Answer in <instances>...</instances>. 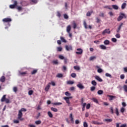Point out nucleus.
I'll return each mask as SVG.
<instances>
[{
  "label": "nucleus",
  "instance_id": "f257e3e1",
  "mask_svg": "<svg viewBox=\"0 0 127 127\" xmlns=\"http://www.w3.org/2000/svg\"><path fill=\"white\" fill-rule=\"evenodd\" d=\"M6 95H4L1 98L0 101L2 102H5L6 104H9V99L6 98Z\"/></svg>",
  "mask_w": 127,
  "mask_h": 127
},
{
  "label": "nucleus",
  "instance_id": "f03ea898",
  "mask_svg": "<svg viewBox=\"0 0 127 127\" xmlns=\"http://www.w3.org/2000/svg\"><path fill=\"white\" fill-rule=\"evenodd\" d=\"M124 17H125V18H127V16H126V14H125L124 13H120V15H119V16L118 17L117 20L118 21H121V20H122Z\"/></svg>",
  "mask_w": 127,
  "mask_h": 127
},
{
  "label": "nucleus",
  "instance_id": "7ed1b4c3",
  "mask_svg": "<svg viewBox=\"0 0 127 127\" xmlns=\"http://www.w3.org/2000/svg\"><path fill=\"white\" fill-rule=\"evenodd\" d=\"M73 97H64V100L65 101L66 104H68V106L70 105V100H69V99H72Z\"/></svg>",
  "mask_w": 127,
  "mask_h": 127
},
{
  "label": "nucleus",
  "instance_id": "20e7f679",
  "mask_svg": "<svg viewBox=\"0 0 127 127\" xmlns=\"http://www.w3.org/2000/svg\"><path fill=\"white\" fill-rule=\"evenodd\" d=\"M105 33H107L108 34H110L111 33V31H110V29H106L102 32L103 35H105Z\"/></svg>",
  "mask_w": 127,
  "mask_h": 127
},
{
  "label": "nucleus",
  "instance_id": "39448f33",
  "mask_svg": "<svg viewBox=\"0 0 127 127\" xmlns=\"http://www.w3.org/2000/svg\"><path fill=\"white\" fill-rule=\"evenodd\" d=\"M11 20L10 18H5L2 20L3 22H11Z\"/></svg>",
  "mask_w": 127,
  "mask_h": 127
},
{
  "label": "nucleus",
  "instance_id": "423d86ee",
  "mask_svg": "<svg viewBox=\"0 0 127 127\" xmlns=\"http://www.w3.org/2000/svg\"><path fill=\"white\" fill-rule=\"evenodd\" d=\"M22 117V112H21V111H19L18 114V119L20 120V121H22V119H21Z\"/></svg>",
  "mask_w": 127,
  "mask_h": 127
},
{
  "label": "nucleus",
  "instance_id": "0eeeda50",
  "mask_svg": "<svg viewBox=\"0 0 127 127\" xmlns=\"http://www.w3.org/2000/svg\"><path fill=\"white\" fill-rule=\"evenodd\" d=\"M76 50L77 51H78V52H75L76 54H78V55H80L82 54V53H83V50H82L81 48L77 49Z\"/></svg>",
  "mask_w": 127,
  "mask_h": 127
},
{
  "label": "nucleus",
  "instance_id": "6e6552de",
  "mask_svg": "<svg viewBox=\"0 0 127 127\" xmlns=\"http://www.w3.org/2000/svg\"><path fill=\"white\" fill-rule=\"evenodd\" d=\"M124 25V23H121L120 25L119 26L117 30V33H120V31H121V29H122V27Z\"/></svg>",
  "mask_w": 127,
  "mask_h": 127
},
{
  "label": "nucleus",
  "instance_id": "1a4fd4ad",
  "mask_svg": "<svg viewBox=\"0 0 127 127\" xmlns=\"http://www.w3.org/2000/svg\"><path fill=\"white\" fill-rule=\"evenodd\" d=\"M124 25V23H121L120 25L119 26L117 30V33H120V31H121V29H122V27Z\"/></svg>",
  "mask_w": 127,
  "mask_h": 127
},
{
  "label": "nucleus",
  "instance_id": "9d476101",
  "mask_svg": "<svg viewBox=\"0 0 127 127\" xmlns=\"http://www.w3.org/2000/svg\"><path fill=\"white\" fill-rule=\"evenodd\" d=\"M124 25V23H121L120 25L119 26L117 30V33H120V31H121V29H122V27Z\"/></svg>",
  "mask_w": 127,
  "mask_h": 127
},
{
  "label": "nucleus",
  "instance_id": "9b49d317",
  "mask_svg": "<svg viewBox=\"0 0 127 127\" xmlns=\"http://www.w3.org/2000/svg\"><path fill=\"white\" fill-rule=\"evenodd\" d=\"M17 5V1H14V4L10 5V8H14Z\"/></svg>",
  "mask_w": 127,
  "mask_h": 127
},
{
  "label": "nucleus",
  "instance_id": "f8f14e48",
  "mask_svg": "<svg viewBox=\"0 0 127 127\" xmlns=\"http://www.w3.org/2000/svg\"><path fill=\"white\" fill-rule=\"evenodd\" d=\"M50 83H49L45 88V91H46V92H48L49 89H50Z\"/></svg>",
  "mask_w": 127,
  "mask_h": 127
},
{
  "label": "nucleus",
  "instance_id": "ddd939ff",
  "mask_svg": "<svg viewBox=\"0 0 127 127\" xmlns=\"http://www.w3.org/2000/svg\"><path fill=\"white\" fill-rule=\"evenodd\" d=\"M65 49L67 51H70V50H72V46H65Z\"/></svg>",
  "mask_w": 127,
  "mask_h": 127
},
{
  "label": "nucleus",
  "instance_id": "4468645a",
  "mask_svg": "<svg viewBox=\"0 0 127 127\" xmlns=\"http://www.w3.org/2000/svg\"><path fill=\"white\" fill-rule=\"evenodd\" d=\"M77 87H78V88L80 89V90L84 89V88H85V87H84V86L83 85H82V84H81V83L77 84Z\"/></svg>",
  "mask_w": 127,
  "mask_h": 127
},
{
  "label": "nucleus",
  "instance_id": "2eb2a0df",
  "mask_svg": "<svg viewBox=\"0 0 127 127\" xmlns=\"http://www.w3.org/2000/svg\"><path fill=\"white\" fill-rule=\"evenodd\" d=\"M95 78L96 80H97V81H98L99 82H103V79H102V78H101V77H100V76H95Z\"/></svg>",
  "mask_w": 127,
  "mask_h": 127
},
{
  "label": "nucleus",
  "instance_id": "dca6fc26",
  "mask_svg": "<svg viewBox=\"0 0 127 127\" xmlns=\"http://www.w3.org/2000/svg\"><path fill=\"white\" fill-rule=\"evenodd\" d=\"M108 97H109V101H112L114 99H116V96H113V95H108Z\"/></svg>",
  "mask_w": 127,
  "mask_h": 127
},
{
  "label": "nucleus",
  "instance_id": "f3484780",
  "mask_svg": "<svg viewBox=\"0 0 127 127\" xmlns=\"http://www.w3.org/2000/svg\"><path fill=\"white\" fill-rule=\"evenodd\" d=\"M96 68H98V70H97V72L98 73H102V72H103V69H102V68H100V66L97 65L96 66Z\"/></svg>",
  "mask_w": 127,
  "mask_h": 127
},
{
  "label": "nucleus",
  "instance_id": "a211bd4d",
  "mask_svg": "<svg viewBox=\"0 0 127 127\" xmlns=\"http://www.w3.org/2000/svg\"><path fill=\"white\" fill-rule=\"evenodd\" d=\"M92 124L93 125H103V123H100L97 121H92Z\"/></svg>",
  "mask_w": 127,
  "mask_h": 127
},
{
  "label": "nucleus",
  "instance_id": "6ab92c4d",
  "mask_svg": "<svg viewBox=\"0 0 127 127\" xmlns=\"http://www.w3.org/2000/svg\"><path fill=\"white\" fill-rule=\"evenodd\" d=\"M70 31H71V26L69 25L67 26L66 28V31L68 33H70Z\"/></svg>",
  "mask_w": 127,
  "mask_h": 127
},
{
  "label": "nucleus",
  "instance_id": "aec40b11",
  "mask_svg": "<svg viewBox=\"0 0 127 127\" xmlns=\"http://www.w3.org/2000/svg\"><path fill=\"white\" fill-rule=\"evenodd\" d=\"M0 82H2V83H3L5 81V77L4 76H2L1 77L0 79Z\"/></svg>",
  "mask_w": 127,
  "mask_h": 127
},
{
  "label": "nucleus",
  "instance_id": "412c9836",
  "mask_svg": "<svg viewBox=\"0 0 127 127\" xmlns=\"http://www.w3.org/2000/svg\"><path fill=\"white\" fill-rule=\"evenodd\" d=\"M104 122H106L107 123H111L112 122H113V119H104Z\"/></svg>",
  "mask_w": 127,
  "mask_h": 127
},
{
  "label": "nucleus",
  "instance_id": "4be33fe9",
  "mask_svg": "<svg viewBox=\"0 0 127 127\" xmlns=\"http://www.w3.org/2000/svg\"><path fill=\"white\" fill-rule=\"evenodd\" d=\"M51 111H53V112H55V113H57L58 112V109L54 107L51 108Z\"/></svg>",
  "mask_w": 127,
  "mask_h": 127
},
{
  "label": "nucleus",
  "instance_id": "5701e85b",
  "mask_svg": "<svg viewBox=\"0 0 127 127\" xmlns=\"http://www.w3.org/2000/svg\"><path fill=\"white\" fill-rule=\"evenodd\" d=\"M91 84L92 85L94 86V87H96V86H97V82H96V80H92L91 81Z\"/></svg>",
  "mask_w": 127,
  "mask_h": 127
},
{
  "label": "nucleus",
  "instance_id": "b1692460",
  "mask_svg": "<svg viewBox=\"0 0 127 127\" xmlns=\"http://www.w3.org/2000/svg\"><path fill=\"white\" fill-rule=\"evenodd\" d=\"M100 48H101V49H103V50H106V49H107V47H106L104 45H101L100 46Z\"/></svg>",
  "mask_w": 127,
  "mask_h": 127
},
{
  "label": "nucleus",
  "instance_id": "393cba45",
  "mask_svg": "<svg viewBox=\"0 0 127 127\" xmlns=\"http://www.w3.org/2000/svg\"><path fill=\"white\" fill-rule=\"evenodd\" d=\"M104 44L105 45H109L110 44V41L108 40H106L104 41Z\"/></svg>",
  "mask_w": 127,
  "mask_h": 127
},
{
  "label": "nucleus",
  "instance_id": "a878e982",
  "mask_svg": "<svg viewBox=\"0 0 127 127\" xmlns=\"http://www.w3.org/2000/svg\"><path fill=\"white\" fill-rule=\"evenodd\" d=\"M127 6V3H123L121 6L122 9H125Z\"/></svg>",
  "mask_w": 127,
  "mask_h": 127
},
{
  "label": "nucleus",
  "instance_id": "bb28decb",
  "mask_svg": "<svg viewBox=\"0 0 127 127\" xmlns=\"http://www.w3.org/2000/svg\"><path fill=\"white\" fill-rule=\"evenodd\" d=\"M112 7H113V8H114V9H116V10L119 9V6L117 5H112Z\"/></svg>",
  "mask_w": 127,
  "mask_h": 127
},
{
  "label": "nucleus",
  "instance_id": "cd10ccee",
  "mask_svg": "<svg viewBox=\"0 0 127 127\" xmlns=\"http://www.w3.org/2000/svg\"><path fill=\"white\" fill-rule=\"evenodd\" d=\"M19 74H20V75H21L22 76H25V75H26V74H27V71L19 72Z\"/></svg>",
  "mask_w": 127,
  "mask_h": 127
},
{
  "label": "nucleus",
  "instance_id": "c85d7f7f",
  "mask_svg": "<svg viewBox=\"0 0 127 127\" xmlns=\"http://www.w3.org/2000/svg\"><path fill=\"white\" fill-rule=\"evenodd\" d=\"M60 39L62 41V42H64V43H66V42H67V41H66V40H65V39L63 37H61Z\"/></svg>",
  "mask_w": 127,
  "mask_h": 127
},
{
  "label": "nucleus",
  "instance_id": "c756f323",
  "mask_svg": "<svg viewBox=\"0 0 127 127\" xmlns=\"http://www.w3.org/2000/svg\"><path fill=\"white\" fill-rule=\"evenodd\" d=\"M92 100L93 102H94V103H96V104H99V101L96 98H93Z\"/></svg>",
  "mask_w": 127,
  "mask_h": 127
},
{
  "label": "nucleus",
  "instance_id": "7c9ffc66",
  "mask_svg": "<svg viewBox=\"0 0 127 127\" xmlns=\"http://www.w3.org/2000/svg\"><path fill=\"white\" fill-rule=\"evenodd\" d=\"M37 73V69H34L31 71V74L32 75H34V74H36Z\"/></svg>",
  "mask_w": 127,
  "mask_h": 127
},
{
  "label": "nucleus",
  "instance_id": "2f4dec72",
  "mask_svg": "<svg viewBox=\"0 0 127 127\" xmlns=\"http://www.w3.org/2000/svg\"><path fill=\"white\" fill-rule=\"evenodd\" d=\"M103 93H104V91L102 90H98L97 92V94L98 95H103Z\"/></svg>",
  "mask_w": 127,
  "mask_h": 127
},
{
  "label": "nucleus",
  "instance_id": "473e14b6",
  "mask_svg": "<svg viewBox=\"0 0 127 127\" xmlns=\"http://www.w3.org/2000/svg\"><path fill=\"white\" fill-rule=\"evenodd\" d=\"M48 115L49 116V118H53V114H52V113H51V112L50 111L48 112Z\"/></svg>",
  "mask_w": 127,
  "mask_h": 127
},
{
  "label": "nucleus",
  "instance_id": "72a5a7b5",
  "mask_svg": "<svg viewBox=\"0 0 127 127\" xmlns=\"http://www.w3.org/2000/svg\"><path fill=\"white\" fill-rule=\"evenodd\" d=\"M67 84L68 85H73V84H74V81H72L71 80L67 81Z\"/></svg>",
  "mask_w": 127,
  "mask_h": 127
},
{
  "label": "nucleus",
  "instance_id": "f704fd0d",
  "mask_svg": "<svg viewBox=\"0 0 127 127\" xmlns=\"http://www.w3.org/2000/svg\"><path fill=\"white\" fill-rule=\"evenodd\" d=\"M73 68L74 70H77V71H79V70H80V66H74Z\"/></svg>",
  "mask_w": 127,
  "mask_h": 127
},
{
  "label": "nucleus",
  "instance_id": "c9c22d12",
  "mask_svg": "<svg viewBox=\"0 0 127 127\" xmlns=\"http://www.w3.org/2000/svg\"><path fill=\"white\" fill-rule=\"evenodd\" d=\"M56 77L58 78H62V77H63V74L62 73H58Z\"/></svg>",
  "mask_w": 127,
  "mask_h": 127
},
{
  "label": "nucleus",
  "instance_id": "e433bc0d",
  "mask_svg": "<svg viewBox=\"0 0 127 127\" xmlns=\"http://www.w3.org/2000/svg\"><path fill=\"white\" fill-rule=\"evenodd\" d=\"M123 89H124L125 92H126V93H127V85H124L123 86Z\"/></svg>",
  "mask_w": 127,
  "mask_h": 127
},
{
  "label": "nucleus",
  "instance_id": "4c0bfd02",
  "mask_svg": "<svg viewBox=\"0 0 127 127\" xmlns=\"http://www.w3.org/2000/svg\"><path fill=\"white\" fill-rule=\"evenodd\" d=\"M65 96H67V97H72V96H70L71 93H69V92L68 91H66V92H65Z\"/></svg>",
  "mask_w": 127,
  "mask_h": 127
},
{
  "label": "nucleus",
  "instance_id": "58836bf2",
  "mask_svg": "<svg viewBox=\"0 0 127 127\" xmlns=\"http://www.w3.org/2000/svg\"><path fill=\"white\" fill-rule=\"evenodd\" d=\"M95 90H96V86H92L90 87V91H91V92H94V91Z\"/></svg>",
  "mask_w": 127,
  "mask_h": 127
},
{
  "label": "nucleus",
  "instance_id": "ea45409f",
  "mask_svg": "<svg viewBox=\"0 0 127 127\" xmlns=\"http://www.w3.org/2000/svg\"><path fill=\"white\" fill-rule=\"evenodd\" d=\"M53 104L54 106H58L59 105H62V103H61V102H57V103H53Z\"/></svg>",
  "mask_w": 127,
  "mask_h": 127
},
{
  "label": "nucleus",
  "instance_id": "a19ab883",
  "mask_svg": "<svg viewBox=\"0 0 127 127\" xmlns=\"http://www.w3.org/2000/svg\"><path fill=\"white\" fill-rule=\"evenodd\" d=\"M105 76L106 77H109V78H113V76H112V75H111V74H110L109 73H106L105 74Z\"/></svg>",
  "mask_w": 127,
  "mask_h": 127
},
{
  "label": "nucleus",
  "instance_id": "79ce46f5",
  "mask_svg": "<svg viewBox=\"0 0 127 127\" xmlns=\"http://www.w3.org/2000/svg\"><path fill=\"white\" fill-rule=\"evenodd\" d=\"M69 118L70 119L71 121H73V120H74V118H73V114L72 113L70 114Z\"/></svg>",
  "mask_w": 127,
  "mask_h": 127
},
{
  "label": "nucleus",
  "instance_id": "37998d69",
  "mask_svg": "<svg viewBox=\"0 0 127 127\" xmlns=\"http://www.w3.org/2000/svg\"><path fill=\"white\" fill-rule=\"evenodd\" d=\"M35 124H36V125H40L41 124V121L40 120L36 121L35 122Z\"/></svg>",
  "mask_w": 127,
  "mask_h": 127
},
{
  "label": "nucleus",
  "instance_id": "c03bdc74",
  "mask_svg": "<svg viewBox=\"0 0 127 127\" xmlns=\"http://www.w3.org/2000/svg\"><path fill=\"white\" fill-rule=\"evenodd\" d=\"M64 17L65 18V19H68L69 18V16H68V15L67 14H64Z\"/></svg>",
  "mask_w": 127,
  "mask_h": 127
},
{
  "label": "nucleus",
  "instance_id": "a18cd8bd",
  "mask_svg": "<svg viewBox=\"0 0 127 127\" xmlns=\"http://www.w3.org/2000/svg\"><path fill=\"white\" fill-rule=\"evenodd\" d=\"M83 25L85 29H87V28H88V27H87V23L86 22V21H84Z\"/></svg>",
  "mask_w": 127,
  "mask_h": 127
},
{
  "label": "nucleus",
  "instance_id": "49530a36",
  "mask_svg": "<svg viewBox=\"0 0 127 127\" xmlns=\"http://www.w3.org/2000/svg\"><path fill=\"white\" fill-rule=\"evenodd\" d=\"M92 12H90V11L87 12V13H86V16H91V15L92 14Z\"/></svg>",
  "mask_w": 127,
  "mask_h": 127
},
{
  "label": "nucleus",
  "instance_id": "de8ad7c7",
  "mask_svg": "<svg viewBox=\"0 0 127 127\" xmlns=\"http://www.w3.org/2000/svg\"><path fill=\"white\" fill-rule=\"evenodd\" d=\"M57 51H59V52H61L62 51V47H59L57 48Z\"/></svg>",
  "mask_w": 127,
  "mask_h": 127
},
{
  "label": "nucleus",
  "instance_id": "09e8293b",
  "mask_svg": "<svg viewBox=\"0 0 127 127\" xmlns=\"http://www.w3.org/2000/svg\"><path fill=\"white\" fill-rule=\"evenodd\" d=\"M83 127H88V123L86 122H83Z\"/></svg>",
  "mask_w": 127,
  "mask_h": 127
},
{
  "label": "nucleus",
  "instance_id": "8fccbe9b",
  "mask_svg": "<svg viewBox=\"0 0 127 127\" xmlns=\"http://www.w3.org/2000/svg\"><path fill=\"white\" fill-rule=\"evenodd\" d=\"M53 63L54 64H55L56 65H57V64H58V60H56L55 61H53Z\"/></svg>",
  "mask_w": 127,
  "mask_h": 127
},
{
  "label": "nucleus",
  "instance_id": "3c124183",
  "mask_svg": "<svg viewBox=\"0 0 127 127\" xmlns=\"http://www.w3.org/2000/svg\"><path fill=\"white\" fill-rule=\"evenodd\" d=\"M32 94H33V90H30L28 91V95H29L30 96H31Z\"/></svg>",
  "mask_w": 127,
  "mask_h": 127
},
{
  "label": "nucleus",
  "instance_id": "603ef678",
  "mask_svg": "<svg viewBox=\"0 0 127 127\" xmlns=\"http://www.w3.org/2000/svg\"><path fill=\"white\" fill-rule=\"evenodd\" d=\"M116 114L117 116H119L120 113H119V109L118 108H116Z\"/></svg>",
  "mask_w": 127,
  "mask_h": 127
},
{
  "label": "nucleus",
  "instance_id": "864d4df0",
  "mask_svg": "<svg viewBox=\"0 0 127 127\" xmlns=\"http://www.w3.org/2000/svg\"><path fill=\"white\" fill-rule=\"evenodd\" d=\"M76 75L75 73H72L71 74V76L72 77V78H75L76 77Z\"/></svg>",
  "mask_w": 127,
  "mask_h": 127
},
{
  "label": "nucleus",
  "instance_id": "5fc2aeb1",
  "mask_svg": "<svg viewBox=\"0 0 127 127\" xmlns=\"http://www.w3.org/2000/svg\"><path fill=\"white\" fill-rule=\"evenodd\" d=\"M94 59H96V57H91L89 58L90 61H92V60H94Z\"/></svg>",
  "mask_w": 127,
  "mask_h": 127
},
{
  "label": "nucleus",
  "instance_id": "6e6d98bb",
  "mask_svg": "<svg viewBox=\"0 0 127 127\" xmlns=\"http://www.w3.org/2000/svg\"><path fill=\"white\" fill-rule=\"evenodd\" d=\"M57 16H58V17H61V13L60 12L58 11L57 13Z\"/></svg>",
  "mask_w": 127,
  "mask_h": 127
},
{
  "label": "nucleus",
  "instance_id": "4d7b16f0",
  "mask_svg": "<svg viewBox=\"0 0 127 127\" xmlns=\"http://www.w3.org/2000/svg\"><path fill=\"white\" fill-rule=\"evenodd\" d=\"M90 108H91V104H87V105H86L87 110H89V109H90Z\"/></svg>",
  "mask_w": 127,
  "mask_h": 127
},
{
  "label": "nucleus",
  "instance_id": "13d9d810",
  "mask_svg": "<svg viewBox=\"0 0 127 127\" xmlns=\"http://www.w3.org/2000/svg\"><path fill=\"white\" fill-rule=\"evenodd\" d=\"M73 28L74 29H75L76 27H77V24H76V23H75V22L74 21L73 23Z\"/></svg>",
  "mask_w": 127,
  "mask_h": 127
},
{
  "label": "nucleus",
  "instance_id": "bf43d9fd",
  "mask_svg": "<svg viewBox=\"0 0 127 127\" xmlns=\"http://www.w3.org/2000/svg\"><path fill=\"white\" fill-rule=\"evenodd\" d=\"M59 58H60V59H61L62 60H63L65 58H64V57L62 55H60L59 56Z\"/></svg>",
  "mask_w": 127,
  "mask_h": 127
},
{
  "label": "nucleus",
  "instance_id": "052dcab7",
  "mask_svg": "<svg viewBox=\"0 0 127 127\" xmlns=\"http://www.w3.org/2000/svg\"><path fill=\"white\" fill-rule=\"evenodd\" d=\"M116 38H121V35L120 34L118 33L115 35Z\"/></svg>",
  "mask_w": 127,
  "mask_h": 127
},
{
  "label": "nucleus",
  "instance_id": "680f3d73",
  "mask_svg": "<svg viewBox=\"0 0 127 127\" xmlns=\"http://www.w3.org/2000/svg\"><path fill=\"white\" fill-rule=\"evenodd\" d=\"M50 83V85H52V86H56V84L55 83V82H54V81H51Z\"/></svg>",
  "mask_w": 127,
  "mask_h": 127
},
{
  "label": "nucleus",
  "instance_id": "e2e57ef3",
  "mask_svg": "<svg viewBox=\"0 0 127 127\" xmlns=\"http://www.w3.org/2000/svg\"><path fill=\"white\" fill-rule=\"evenodd\" d=\"M120 78L122 79H125V74H121L120 75Z\"/></svg>",
  "mask_w": 127,
  "mask_h": 127
},
{
  "label": "nucleus",
  "instance_id": "0e129e2a",
  "mask_svg": "<svg viewBox=\"0 0 127 127\" xmlns=\"http://www.w3.org/2000/svg\"><path fill=\"white\" fill-rule=\"evenodd\" d=\"M121 113H125V108H124L123 107L121 108Z\"/></svg>",
  "mask_w": 127,
  "mask_h": 127
},
{
  "label": "nucleus",
  "instance_id": "69168bd1",
  "mask_svg": "<svg viewBox=\"0 0 127 127\" xmlns=\"http://www.w3.org/2000/svg\"><path fill=\"white\" fill-rule=\"evenodd\" d=\"M112 41L113 42H116L117 41V39H116L115 38H113L112 39Z\"/></svg>",
  "mask_w": 127,
  "mask_h": 127
},
{
  "label": "nucleus",
  "instance_id": "338daca9",
  "mask_svg": "<svg viewBox=\"0 0 127 127\" xmlns=\"http://www.w3.org/2000/svg\"><path fill=\"white\" fill-rule=\"evenodd\" d=\"M121 124H122V123H116V127H120V125H121Z\"/></svg>",
  "mask_w": 127,
  "mask_h": 127
},
{
  "label": "nucleus",
  "instance_id": "774afa93",
  "mask_svg": "<svg viewBox=\"0 0 127 127\" xmlns=\"http://www.w3.org/2000/svg\"><path fill=\"white\" fill-rule=\"evenodd\" d=\"M120 127H127V124H123Z\"/></svg>",
  "mask_w": 127,
  "mask_h": 127
}]
</instances>
